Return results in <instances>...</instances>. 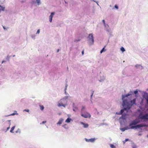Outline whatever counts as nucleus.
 I'll use <instances>...</instances> for the list:
<instances>
[{"label": "nucleus", "mask_w": 148, "mask_h": 148, "mask_svg": "<svg viewBox=\"0 0 148 148\" xmlns=\"http://www.w3.org/2000/svg\"><path fill=\"white\" fill-rule=\"evenodd\" d=\"M82 55H83L84 53V51H82Z\"/></svg>", "instance_id": "43"}, {"label": "nucleus", "mask_w": 148, "mask_h": 148, "mask_svg": "<svg viewBox=\"0 0 148 148\" xmlns=\"http://www.w3.org/2000/svg\"><path fill=\"white\" fill-rule=\"evenodd\" d=\"M130 124L129 125V126L130 127V128L131 129H137L138 128H140L141 127H145V125L143 124H140L136 125H133L131 126H130Z\"/></svg>", "instance_id": "5"}, {"label": "nucleus", "mask_w": 148, "mask_h": 148, "mask_svg": "<svg viewBox=\"0 0 148 148\" xmlns=\"http://www.w3.org/2000/svg\"><path fill=\"white\" fill-rule=\"evenodd\" d=\"M15 114H15L14 113H12V114H11V115H14Z\"/></svg>", "instance_id": "47"}, {"label": "nucleus", "mask_w": 148, "mask_h": 148, "mask_svg": "<svg viewBox=\"0 0 148 148\" xmlns=\"http://www.w3.org/2000/svg\"><path fill=\"white\" fill-rule=\"evenodd\" d=\"M143 97L146 99L147 103H148V93L146 92H145Z\"/></svg>", "instance_id": "12"}, {"label": "nucleus", "mask_w": 148, "mask_h": 148, "mask_svg": "<svg viewBox=\"0 0 148 148\" xmlns=\"http://www.w3.org/2000/svg\"><path fill=\"white\" fill-rule=\"evenodd\" d=\"M85 106H82V108L81 110L80 113H81V112H83L85 111Z\"/></svg>", "instance_id": "22"}, {"label": "nucleus", "mask_w": 148, "mask_h": 148, "mask_svg": "<svg viewBox=\"0 0 148 148\" xmlns=\"http://www.w3.org/2000/svg\"><path fill=\"white\" fill-rule=\"evenodd\" d=\"M5 7L4 6H1L0 5V10L1 11H4L5 10Z\"/></svg>", "instance_id": "20"}, {"label": "nucleus", "mask_w": 148, "mask_h": 148, "mask_svg": "<svg viewBox=\"0 0 148 148\" xmlns=\"http://www.w3.org/2000/svg\"><path fill=\"white\" fill-rule=\"evenodd\" d=\"M63 127H64L65 126L64 125H63Z\"/></svg>", "instance_id": "53"}, {"label": "nucleus", "mask_w": 148, "mask_h": 148, "mask_svg": "<svg viewBox=\"0 0 148 148\" xmlns=\"http://www.w3.org/2000/svg\"><path fill=\"white\" fill-rule=\"evenodd\" d=\"M40 29H38V30L36 34H39L40 33Z\"/></svg>", "instance_id": "35"}, {"label": "nucleus", "mask_w": 148, "mask_h": 148, "mask_svg": "<svg viewBox=\"0 0 148 148\" xmlns=\"http://www.w3.org/2000/svg\"><path fill=\"white\" fill-rule=\"evenodd\" d=\"M93 92H94V91H93L92 93V94L90 96V101L91 102H92V95L93 94Z\"/></svg>", "instance_id": "34"}, {"label": "nucleus", "mask_w": 148, "mask_h": 148, "mask_svg": "<svg viewBox=\"0 0 148 148\" xmlns=\"http://www.w3.org/2000/svg\"><path fill=\"white\" fill-rule=\"evenodd\" d=\"M23 111H25L27 112H28L29 111V109H25L23 110Z\"/></svg>", "instance_id": "38"}, {"label": "nucleus", "mask_w": 148, "mask_h": 148, "mask_svg": "<svg viewBox=\"0 0 148 148\" xmlns=\"http://www.w3.org/2000/svg\"><path fill=\"white\" fill-rule=\"evenodd\" d=\"M107 125L108 124L106 123H100V126H101V125Z\"/></svg>", "instance_id": "32"}, {"label": "nucleus", "mask_w": 148, "mask_h": 148, "mask_svg": "<svg viewBox=\"0 0 148 148\" xmlns=\"http://www.w3.org/2000/svg\"><path fill=\"white\" fill-rule=\"evenodd\" d=\"M130 103L128 100H123L122 106L126 109L130 110L134 104H136V99H134L130 101Z\"/></svg>", "instance_id": "2"}, {"label": "nucleus", "mask_w": 148, "mask_h": 148, "mask_svg": "<svg viewBox=\"0 0 148 148\" xmlns=\"http://www.w3.org/2000/svg\"><path fill=\"white\" fill-rule=\"evenodd\" d=\"M67 87H65V89H64L65 91L67 89Z\"/></svg>", "instance_id": "49"}, {"label": "nucleus", "mask_w": 148, "mask_h": 148, "mask_svg": "<svg viewBox=\"0 0 148 148\" xmlns=\"http://www.w3.org/2000/svg\"><path fill=\"white\" fill-rule=\"evenodd\" d=\"M71 121H72V119L71 118H70L69 117H68L66 120L65 122H66L67 123H70L71 122Z\"/></svg>", "instance_id": "19"}, {"label": "nucleus", "mask_w": 148, "mask_h": 148, "mask_svg": "<svg viewBox=\"0 0 148 148\" xmlns=\"http://www.w3.org/2000/svg\"><path fill=\"white\" fill-rule=\"evenodd\" d=\"M132 148H137V147L136 145L134 144L132 145Z\"/></svg>", "instance_id": "33"}, {"label": "nucleus", "mask_w": 148, "mask_h": 148, "mask_svg": "<svg viewBox=\"0 0 148 148\" xmlns=\"http://www.w3.org/2000/svg\"><path fill=\"white\" fill-rule=\"evenodd\" d=\"M138 118V119H135L132 121L130 123V126H131L133 125H136L139 123L141 121L140 120V119L143 120L144 121L148 120V113H146L144 114L143 112H141L139 114Z\"/></svg>", "instance_id": "1"}, {"label": "nucleus", "mask_w": 148, "mask_h": 148, "mask_svg": "<svg viewBox=\"0 0 148 148\" xmlns=\"http://www.w3.org/2000/svg\"><path fill=\"white\" fill-rule=\"evenodd\" d=\"M126 114L125 113H123L122 114V116L119 118L120 119H122L123 120H125L126 119Z\"/></svg>", "instance_id": "15"}, {"label": "nucleus", "mask_w": 148, "mask_h": 148, "mask_svg": "<svg viewBox=\"0 0 148 148\" xmlns=\"http://www.w3.org/2000/svg\"><path fill=\"white\" fill-rule=\"evenodd\" d=\"M135 66L136 68L139 69H140V67L141 68L140 69H143V67L140 65H138L137 64L135 65Z\"/></svg>", "instance_id": "21"}, {"label": "nucleus", "mask_w": 148, "mask_h": 148, "mask_svg": "<svg viewBox=\"0 0 148 148\" xmlns=\"http://www.w3.org/2000/svg\"><path fill=\"white\" fill-rule=\"evenodd\" d=\"M129 140L128 138L126 139L124 141H123V144H125L126 142L127 141Z\"/></svg>", "instance_id": "30"}, {"label": "nucleus", "mask_w": 148, "mask_h": 148, "mask_svg": "<svg viewBox=\"0 0 148 148\" xmlns=\"http://www.w3.org/2000/svg\"><path fill=\"white\" fill-rule=\"evenodd\" d=\"M75 110L76 111V110H77L76 109V108H75Z\"/></svg>", "instance_id": "54"}, {"label": "nucleus", "mask_w": 148, "mask_h": 148, "mask_svg": "<svg viewBox=\"0 0 148 148\" xmlns=\"http://www.w3.org/2000/svg\"><path fill=\"white\" fill-rule=\"evenodd\" d=\"M138 135L139 136H141L142 135V134L140 133H139L138 134Z\"/></svg>", "instance_id": "45"}, {"label": "nucleus", "mask_w": 148, "mask_h": 148, "mask_svg": "<svg viewBox=\"0 0 148 148\" xmlns=\"http://www.w3.org/2000/svg\"><path fill=\"white\" fill-rule=\"evenodd\" d=\"M123 109H121L120 112H117L116 114H118V115H121V114H123V113L124 112V111L125 110H126V111H128L129 110V109H127V110H126L125 109V108H124V107H123Z\"/></svg>", "instance_id": "10"}, {"label": "nucleus", "mask_w": 148, "mask_h": 148, "mask_svg": "<svg viewBox=\"0 0 148 148\" xmlns=\"http://www.w3.org/2000/svg\"><path fill=\"white\" fill-rule=\"evenodd\" d=\"M69 96H67L63 97L60 100L58 104V106L59 107L63 106L65 108L67 105L68 101L67 99L68 98Z\"/></svg>", "instance_id": "3"}, {"label": "nucleus", "mask_w": 148, "mask_h": 148, "mask_svg": "<svg viewBox=\"0 0 148 148\" xmlns=\"http://www.w3.org/2000/svg\"><path fill=\"white\" fill-rule=\"evenodd\" d=\"M128 129L127 127H124L121 128L120 130L122 132H124L125 130H127Z\"/></svg>", "instance_id": "23"}, {"label": "nucleus", "mask_w": 148, "mask_h": 148, "mask_svg": "<svg viewBox=\"0 0 148 148\" xmlns=\"http://www.w3.org/2000/svg\"><path fill=\"white\" fill-rule=\"evenodd\" d=\"M85 141L87 142H91L93 143L96 140V138H91L89 139H88L86 138H85Z\"/></svg>", "instance_id": "9"}, {"label": "nucleus", "mask_w": 148, "mask_h": 148, "mask_svg": "<svg viewBox=\"0 0 148 148\" xmlns=\"http://www.w3.org/2000/svg\"><path fill=\"white\" fill-rule=\"evenodd\" d=\"M59 50H60V49H58L57 50V52L58 53V52L59 51Z\"/></svg>", "instance_id": "46"}, {"label": "nucleus", "mask_w": 148, "mask_h": 148, "mask_svg": "<svg viewBox=\"0 0 148 148\" xmlns=\"http://www.w3.org/2000/svg\"><path fill=\"white\" fill-rule=\"evenodd\" d=\"M67 86H68V85L66 84V86H65L66 87H67Z\"/></svg>", "instance_id": "50"}, {"label": "nucleus", "mask_w": 148, "mask_h": 148, "mask_svg": "<svg viewBox=\"0 0 148 148\" xmlns=\"http://www.w3.org/2000/svg\"><path fill=\"white\" fill-rule=\"evenodd\" d=\"M15 126H14L13 127H12L11 129V130H10V132H11V133H14V132H13V131L14 130L15 128Z\"/></svg>", "instance_id": "24"}, {"label": "nucleus", "mask_w": 148, "mask_h": 148, "mask_svg": "<svg viewBox=\"0 0 148 148\" xmlns=\"http://www.w3.org/2000/svg\"><path fill=\"white\" fill-rule=\"evenodd\" d=\"M106 46H105L104 47H103L102 49L100 51V53H102L103 52L105 51L106 50L105 49V47Z\"/></svg>", "instance_id": "25"}, {"label": "nucleus", "mask_w": 148, "mask_h": 148, "mask_svg": "<svg viewBox=\"0 0 148 148\" xmlns=\"http://www.w3.org/2000/svg\"><path fill=\"white\" fill-rule=\"evenodd\" d=\"M114 7L115 8L117 9H118L119 7L117 5H115Z\"/></svg>", "instance_id": "36"}, {"label": "nucleus", "mask_w": 148, "mask_h": 148, "mask_svg": "<svg viewBox=\"0 0 148 148\" xmlns=\"http://www.w3.org/2000/svg\"><path fill=\"white\" fill-rule=\"evenodd\" d=\"M80 40V39H78V40H75L74 41H75V42H78V41H79Z\"/></svg>", "instance_id": "40"}, {"label": "nucleus", "mask_w": 148, "mask_h": 148, "mask_svg": "<svg viewBox=\"0 0 148 148\" xmlns=\"http://www.w3.org/2000/svg\"><path fill=\"white\" fill-rule=\"evenodd\" d=\"M64 120L62 118H60L59 119V121L57 123V125H60L62 123L63 121Z\"/></svg>", "instance_id": "16"}, {"label": "nucleus", "mask_w": 148, "mask_h": 148, "mask_svg": "<svg viewBox=\"0 0 148 148\" xmlns=\"http://www.w3.org/2000/svg\"><path fill=\"white\" fill-rule=\"evenodd\" d=\"M105 79V77L103 75L100 76V79L99 81L100 82H102L104 81Z\"/></svg>", "instance_id": "17"}, {"label": "nucleus", "mask_w": 148, "mask_h": 148, "mask_svg": "<svg viewBox=\"0 0 148 148\" xmlns=\"http://www.w3.org/2000/svg\"><path fill=\"white\" fill-rule=\"evenodd\" d=\"M64 93L66 95L68 94V95H69V94H68V93H67V92L66 91V90L65 91Z\"/></svg>", "instance_id": "44"}, {"label": "nucleus", "mask_w": 148, "mask_h": 148, "mask_svg": "<svg viewBox=\"0 0 148 148\" xmlns=\"http://www.w3.org/2000/svg\"><path fill=\"white\" fill-rule=\"evenodd\" d=\"M40 106V109L41 110H43L44 108V106Z\"/></svg>", "instance_id": "29"}, {"label": "nucleus", "mask_w": 148, "mask_h": 148, "mask_svg": "<svg viewBox=\"0 0 148 148\" xmlns=\"http://www.w3.org/2000/svg\"><path fill=\"white\" fill-rule=\"evenodd\" d=\"M5 62V61H3L2 62V63H3L4 62Z\"/></svg>", "instance_id": "51"}, {"label": "nucleus", "mask_w": 148, "mask_h": 148, "mask_svg": "<svg viewBox=\"0 0 148 148\" xmlns=\"http://www.w3.org/2000/svg\"><path fill=\"white\" fill-rule=\"evenodd\" d=\"M80 114L82 116L86 118H90L91 116L90 114L86 111L81 112Z\"/></svg>", "instance_id": "6"}, {"label": "nucleus", "mask_w": 148, "mask_h": 148, "mask_svg": "<svg viewBox=\"0 0 148 148\" xmlns=\"http://www.w3.org/2000/svg\"><path fill=\"white\" fill-rule=\"evenodd\" d=\"M13 56V57H14V56H14H14Z\"/></svg>", "instance_id": "56"}, {"label": "nucleus", "mask_w": 148, "mask_h": 148, "mask_svg": "<svg viewBox=\"0 0 148 148\" xmlns=\"http://www.w3.org/2000/svg\"><path fill=\"white\" fill-rule=\"evenodd\" d=\"M105 28V30L108 32L110 35L111 36L112 35V31L110 28H109V25L108 24L105 23L103 24Z\"/></svg>", "instance_id": "7"}, {"label": "nucleus", "mask_w": 148, "mask_h": 148, "mask_svg": "<svg viewBox=\"0 0 148 148\" xmlns=\"http://www.w3.org/2000/svg\"><path fill=\"white\" fill-rule=\"evenodd\" d=\"M134 93L135 95H136V94L138 93V91L137 90H135L134 91Z\"/></svg>", "instance_id": "37"}, {"label": "nucleus", "mask_w": 148, "mask_h": 148, "mask_svg": "<svg viewBox=\"0 0 148 148\" xmlns=\"http://www.w3.org/2000/svg\"><path fill=\"white\" fill-rule=\"evenodd\" d=\"M31 37L32 38L34 39H35V37H36V35L34 34H32L31 35Z\"/></svg>", "instance_id": "28"}, {"label": "nucleus", "mask_w": 148, "mask_h": 148, "mask_svg": "<svg viewBox=\"0 0 148 148\" xmlns=\"http://www.w3.org/2000/svg\"><path fill=\"white\" fill-rule=\"evenodd\" d=\"M10 128V127H8L7 128L6 130L5 131V132H6Z\"/></svg>", "instance_id": "41"}, {"label": "nucleus", "mask_w": 148, "mask_h": 148, "mask_svg": "<svg viewBox=\"0 0 148 148\" xmlns=\"http://www.w3.org/2000/svg\"><path fill=\"white\" fill-rule=\"evenodd\" d=\"M55 14V12H51V14L49 16V21L50 23L52 22L53 18Z\"/></svg>", "instance_id": "8"}, {"label": "nucleus", "mask_w": 148, "mask_h": 148, "mask_svg": "<svg viewBox=\"0 0 148 148\" xmlns=\"http://www.w3.org/2000/svg\"><path fill=\"white\" fill-rule=\"evenodd\" d=\"M131 94L130 93H128L125 95H122V100L123 101V100H128L127 99H125V97H128V96L131 95Z\"/></svg>", "instance_id": "11"}, {"label": "nucleus", "mask_w": 148, "mask_h": 148, "mask_svg": "<svg viewBox=\"0 0 148 148\" xmlns=\"http://www.w3.org/2000/svg\"><path fill=\"white\" fill-rule=\"evenodd\" d=\"M24 2H25V1H23H23H21V2L22 3H24Z\"/></svg>", "instance_id": "48"}, {"label": "nucleus", "mask_w": 148, "mask_h": 148, "mask_svg": "<svg viewBox=\"0 0 148 148\" xmlns=\"http://www.w3.org/2000/svg\"><path fill=\"white\" fill-rule=\"evenodd\" d=\"M3 28L4 29H5V27H4V26H3Z\"/></svg>", "instance_id": "52"}, {"label": "nucleus", "mask_w": 148, "mask_h": 148, "mask_svg": "<svg viewBox=\"0 0 148 148\" xmlns=\"http://www.w3.org/2000/svg\"><path fill=\"white\" fill-rule=\"evenodd\" d=\"M80 123L83 125L84 127L85 128H87L88 126V125L87 123H86L82 122H80Z\"/></svg>", "instance_id": "14"}, {"label": "nucleus", "mask_w": 148, "mask_h": 148, "mask_svg": "<svg viewBox=\"0 0 148 148\" xmlns=\"http://www.w3.org/2000/svg\"><path fill=\"white\" fill-rule=\"evenodd\" d=\"M36 2L37 3V4L39 5L41 3L40 0H36V1L35 0L32 1V3H35Z\"/></svg>", "instance_id": "18"}, {"label": "nucleus", "mask_w": 148, "mask_h": 148, "mask_svg": "<svg viewBox=\"0 0 148 148\" xmlns=\"http://www.w3.org/2000/svg\"><path fill=\"white\" fill-rule=\"evenodd\" d=\"M72 106H73V111L75 112H76V110L75 109V108H76V110H78V108L77 106H75V103H73L72 104Z\"/></svg>", "instance_id": "13"}, {"label": "nucleus", "mask_w": 148, "mask_h": 148, "mask_svg": "<svg viewBox=\"0 0 148 148\" xmlns=\"http://www.w3.org/2000/svg\"><path fill=\"white\" fill-rule=\"evenodd\" d=\"M88 43L90 45H93L94 43V37L92 34H90L87 37Z\"/></svg>", "instance_id": "4"}, {"label": "nucleus", "mask_w": 148, "mask_h": 148, "mask_svg": "<svg viewBox=\"0 0 148 148\" xmlns=\"http://www.w3.org/2000/svg\"><path fill=\"white\" fill-rule=\"evenodd\" d=\"M65 3H66V2L65 1Z\"/></svg>", "instance_id": "55"}, {"label": "nucleus", "mask_w": 148, "mask_h": 148, "mask_svg": "<svg viewBox=\"0 0 148 148\" xmlns=\"http://www.w3.org/2000/svg\"><path fill=\"white\" fill-rule=\"evenodd\" d=\"M110 146L111 148H116V146L112 144H110Z\"/></svg>", "instance_id": "27"}, {"label": "nucleus", "mask_w": 148, "mask_h": 148, "mask_svg": "<svg viewBox=\"0 0 148 148\" xmlns=\"http://www.w3.org/2000/svg\"><path fill=\"white\" fill-rule=\"evenodd\" d=\"M102 22L103 23V24H104L105 23H105V21L104 20H102Z\"/></svg>", "instance_id": "42"}, {"label": "nucleus", "mask_w": 148, "mask_h": 148, "mask_svg": "<svg viewBox=\"0 0 148 148\" xmlns=\"http://www.w3.org/2000/svg\"><path fill=\"white\" fill-rule=\"evenodd\" d=\"M46 121H43L42 122L40 123V124H45V123H46Z\"/></svg>", "instance_id": "39"}, {"label": "nucleus", "mask_w": 148, "mask_h": 148, "mask_svg": "<svg viewBox=\"0 0 148 148\" xmlns=\"http://www.w3.org/2000/svg\"><path fill=\"white\" fill-rule=\"evenodd\" d=\"M15 132L16 133H19L20 134L21 133V131L20 129L18 128L17 131Z\"/></svg>", "instance_id": "26"}, {"label": "nucleus", "mask_w": 148, "mask_h": 148, "mask_svg": "<svg viewBox=\"0 0 148 148\" xmlns=\"http://www.w3.org/2000/svg\"><path fill=\"white\" fill-rule=\"evenodd\" d=\"M121 51L122 52H124V51H125V49H124V48L123 47H122L121 48Z\"/></svg>", "instance_id": "31"}]
</instances>
